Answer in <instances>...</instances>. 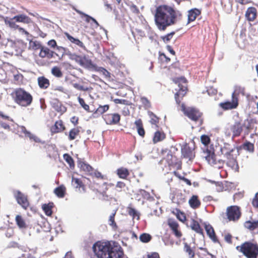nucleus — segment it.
I'll return each instance as SVG.
<instances>
[{"mask_svg": "<svg viewBox=\"0 0 258 258\" xmlns=\"http://www.w3.org/2000/svg\"><path fill=\"white\" fill-rule=\"evenodd\" d=\"M17 22H21L25 24H29L31 22V19L26 15L21 14L14 17Z\"/></svg>", "mask_w": 258, "mask_h": 258, "instance_id": "nucleus-39", "label": "nucleus"}, {"mask_svg": "<svg viewBox=\"0 0 258 258\" xmlns=\"http://www.w3.org/2000/svg\"><path fill=\"white\" fill-rule=\"evenodd\" d=\"M51 74L56 78H60L63 76L61 69L57 66L53 67L51 70Z\"/></svg>", "mask_w": 258, "mask_h": 258, "instance_id": "nucleus-45", "label": "nucleus"}, {"mask_svg": "<svg viewBox=\"0 0 258 258\" xmlns=\"http://www.w3.org/2000/svg\"><path fill=\"white\" fill-rule=\"evenodd\" d=\"M148 114L150 118V123L152 124L155 125L156 127H158V124L159 122L160 118L151 111H149L148 112Z\"/></svg>", "mask_w": 258, "mask_h": 258, "instance_id": "nucleus-41", "label": "nucleus"}, {"mask_svg": "<svg viewBox=\"0 0 258 258\" xmlns=\"http://www.w3.org/2000/svg\"><path fill=\"white\" fill-rule=\"evenodd\" d=\"M159 59L163 63H168L170 61V58L163 53L159 54Z\"/></svg>", "mask_w": 258, "mask_h": 258, "instance_id": "nucleus-57", "label": "nucleus"}, {"mask_svg": "<svg viewBox=\"0 0 258 258\" xmlns=\"http://www.w3.org/2000/svg\"><path fill=\"white\" fill-rule=\"evenodd\" d=\"M232 236L229 233H227L224 235V240L228 243H232Z\"/></svg>", "mask_w": 258, "mask_h": 258, "instance_id": "nucleus-63", "label": "nucleus"}, {"mask_svg": "<svg viewBox=\"0 0 258 258\" xmlns=\"http://www.w3.org/2000/svg\"><path fill=\"white\" fill-rule=\"evenodd\" d=\"M151 236L148 233H143L140 236V240L144 243H147L151 240Z\"/></svg>", "mask_w": 258, "mask_h": 258, "instance_id": "nucleus-54", "label": "nucleus"}, {"mask_svg": "<svg viewBox=\"0 0 258 258\" xmlns=\"http://www.w3.org/2000/svg\"><path fill=\"white\" fill-rule=\"evenodd\" d=\"M184 250L188 254L189 258H194L195 257V251L187 243H184Z\"/></svg>", "mask_w": 258, "mask_h": 258, "instance_id": "nucleus-50", "label": "nucleus"}, {"mask_svg": "<svg viewBox=\"0 0 258 258\" xmlns=\"http://www.w3.org/2000/svg\"><path fill=\"white\" fill-rule=\"evenodd\" d=\"M166 138V134L163 132L157 131L154 133L153 138V142L156 144L158 142H161Z\"/></svg>", "mask_w": 258, "mask_h": 258, "instance_id": "nucleus-32", "label": "nucleus"}, {"mask_svg": "<svg viewBox=\"0 0 258 258\" xmlns=\"http://www.w3.org/2000/svg\"><path fill=\"white\" fill-rule=\"evenodd\" d=\"M29 48L32 50H36L41 49L42 45L40 43L37 41L31 40L29 42Z\"/></svg>", "mask_w": 258, "mask_h": 258, "instance_id": "nucleus-52", "label": "nucleus"}, {"mask_svg": "<svg viewBox=\"0 0 258 258\" xmlns=\"http://www.w3.org/2000/svg\"><path fill=\"white\" fill-rule=\"evenodd\" d=\"M77 12L81 16L82 18H85V21L87 23H89L92 21V17L89 16L88 15L80 11H77Z\"/></svg>", "mask_w": 258, "mask_h": 258, "instance_id": "nucleus-58", "label": "nucleus"}, {"mask_svg": "<svg viewBox=\"0 0 258 258\" xmlns=\"http://www.w3.org/2000/svg\"><path fill=\"white\" fill-rule=\"evenodd\" d=\"M163 154L165 155L162 159V161H165L169 166L179 168L181 167V162L175 155H173L172 152L168 150L163 151Z\"/></svg>", "mask_w": 258, "mask_h": 258, "instance_id": "nucleus-11", "label": "nucleus"}, {"mask_svg": "<svg viewBox=\"0 0 258 258\" xmlns=\"http://www.w3.org/2000/svg\"><path fill=\"white\" fill-rule=\"evenodd\" d=\"M95 254L98 258H122L123 251L121 247L109 241L96 242L93 247Z\"/></svg>", "mask_w": 258, "mask_h": 258, "instance_id": "nucleus-2", "label": "nucleus"}, {"mask_svg": "<svg viewBox=\"0 0 258 258\" xmlns=\"http://www.w3.org/2000/svg\"><path fill=\"white\" fill-rule=\"evenodd\" d=\"M78 100L80 104L84 108V110H85L88 112H91L90 110L89 106L85 103L84 100L83 98H81L80 97H79L78 98Z\"/></svg>", "mask_w": 258, "mask_h": 258, "instance_id": "nucleus-55", "label": "nucleus"}, {"mask_svg": "<svg viewBox=\"0 0 258 258\" xmlns=\"http://www.w3.org/2000/svg\"><path fill=\"white\" fill-rule=\"evenodd\" d=\"M95 188L104 200L112 199L116 195V189L113 183L104 182L100 184L97 183Z\"/></svg>", "mask_w": 258, "mask_h": 258, "instance_id": "nucleus-6", "label": "nucleus"}, {"mask_svg": "<svg viewBox=\"0 0 258 258\" xmlns=\"http://www.w3.org/2000/svg\"><path fill=\"white\" fill-rule=\"evenodd\" d=\"M172 213L176 215V218L181 222H184L186 220L185 214L181 212L179 210L176 209L175 211H173Z\"/></svg>", "mask_w": 258, "mask_h": 258, "instance_id": "nucleus-48", "label": "nucleus"}, {"mask_svg": "<svg viewBox=\"0 0 258 258\" xmlns=\"http://www.w3.org/2000/svg\"><path fill=\"white\" fill-rule=\"evenodd\" d=\"M188 203L191 208L196 209L200 207L201 202L198 198V196L193 195L189 200Z\"/></svg>", "mask_w": 258, "mask_h": 258, "instance_id": "nucleus-31", "label": "nucleus"}, {"mask_svg": "<svg viewBox=\"0 0 258 258\" xmlns=\"http://www.w3.org/2000/svg\"><path fill=\"white\" fill-rule=\"evenodd\" d=\"M241 215V210L237 206H231L226 209V216L229 221H236L239 219Z\"/></svg>", "mask_w": 258, "mask_h": 258, "instance_id": "nucleus-12", "label": "nucleus"}, {"mask_svg": "<svg viewBox=\"0 0 258 258\" xmlns=\"http://www.w3.org/2000/svg\"><path fill=\"white\" fill-rule=\"evenodd\" d=\"M241 148L250 153L254 152V145L248 141H245L241 146Z\"/></svg>", "mask_w": 258, "mask_h": 258, "instance_id": "nucleus-37", "label": "nucleus"}, {"mask_svg": "<svg viewBox=\"0 0 258 258\" xmlns=\"http://www.w3.org/2000/svg\"><path fill=\"white\" fill-rule=\"evenodd\" d=\"M135 124L136 125L138 134L140 136L144 137L145 135V132L144 128L143 127V125L142 120L141 119H139L136 120Z\"/></svg>", "mask_w": 258, "mask_h": 258, "instance_id": "nucleus-40", "label": "nucleus"}, {"mask_svg": "<svg viewBox=\"0 0 258 258\" xmlns=\"http://www.w3.org/2000/svg\"><path fill=\"white\" fill-rule=\"evenodd\" d=\"M51 104L52 108L56 111L60 112L61 114L63 113L67 110L66 107L57 99L52 100L51 102Z\"/></svg>", "mask_w": 258, "mask_h": 258, "instance_id": "nucleus-22", "label": "nucleus"}, {"mask_svg": "<svg viewBox=\"0 0 258 258\" xmlns=\"http://www.w3.org/2000/svg\"><path fill=\"white\" fill-rule=\"evenodd\" d=\"M80 127H76L72 128L69 132L68 139L70 141L75 140L80 135Z\"/></svg>", "mask_w": 258, "mask_h": 258, "instance_id": "nucleus-33", "label": "nucleus"}, {"mask_svg": "<svg viewBox=\"0 0 258 258\" xmlns=\"http://www.w3.org/2000/svg\"><path fill=\"white\" fill-rule=\"evenodd\" d=\"M53 207V203H48L47 204H43L42 206V209L45 214L47 216H51L52 214V208Z\"/></svg>", "mask_w": 258, "mask_h": 258, "instance_id": "nucleus-47", "label": "nucleus"}, {"mask_svg": "<svg viewBox=\"0 0 258 258\" xmlns=\"http://www.w3.org/2000/svg\"><path fill=\"white\" fill-rule=\"evenodd\" d=\"M116 213V210L114 211V212L110 215L108 219V224L115 229L117 228V226L115 221V216Z\"/></svg>", "mask_w": 258, "mask_h": 258, "instance_id": "nucleus-49", "label": "nucleus"}, {"mask_svg": "<svg viewBox=\"0 0 258 258\" xmlns=\"http://www.w3.org/2000/svg\"><path fill=\"white\" fill-rule=\"evenodd\" d=\"M73 86L75 88L78 90L84 91H87L89 90V88L88 87H84L83 86H82L78 83H74L73 84Z\"/></svg>", "mask_w": 258, "mask_h": 258, "instance_id": "nucleus-60", "label": "nucleus"}, {"mask_svg": "<svg viewBox=\"0 0 258 258\" xmlns=\"http://www.w3.org/2000/svg\"><path fill=\"white\" fill-rule=\"evenodd\" d=\"M64 160L69 165L70 168L75 167V163L73 158L68 153L64 154L63 155Z\"/></svg>", "mask_w": 258, "mask_h": 258, "instance_id": "nucleus-51", "label": "nucleus"}, {"mask_svg": "<svg viewBox=\"0 0 258 258\" xmlns=\"http://www.w3.org/2000/svg\"><path fill=\"white\" fill-rule=\"evenodd\" d=\"M127 212L128 214L132 217L133 219H140V214L135 209L128 207L127 208Z\"/></svg>", "mask_w": 258, "mask_h": 258, "instance_id": "nucleus-44", "label": "nucleus"}, {"mask_svg": "<svg viewBox=\"0 0 258 258\" xmlns=\"http://www.w3.org/2000/svg\"><path fill=\"white\" fill-rule=\"evenodd\" d=\"M181 109L184 114L192 121L197 122L200 121L202 122L203 113L198 108L194 107H186L184 104L181 105Z\"/></svg>", "mask_w": 258, "mask_h": 258, "instance_id": "nucleus-8", "label": "nucleus"}, {"mask_svg": "<svg viewBox=\"0 0 258 258\" xmlns=\"http://www.w3.org/2000/svg\"><path fill=\"white\" fill-rule=\"evenodd\" d=\"M54 193L57 197L63 198L66 194V188L63 185H61L54 189Z\"/></svg>", "mask_w": 258, "mask_h": 258, "instance_id": "nucleus-38", "label": "nucleus"}, {"mask_svg": "<svg viewBox=\"0 0 258 258\" xmlns=\"http://www.w3.org/2000/svg\"><path fill=\"white\" fill-rule=\"evenodd\" d=\"M168 224L176 237L180 238L182 236V233L178 229L179 224L177 222L173 220H169L168 221Z\"/></svg>", "mask_w": 258, "mask_h": 258, "instance_id": "nucleus-21", "label": "nucleus"}, {"mask_svg": "<svg viewBox=\"0 0 258 258\" xmlns=\"http://www.w3.org/2000/svg\"><path fill=\"white\" fill-rule=\"evenodd\" d=\"M175 34V32H171L164 36H162L160 37L161 39L163 40V41L165 43H167L169 42L171 39L172 38L173 35Z\"/></svg>", "mask_w": 258, "mask_h": 258, "instance_id": "nucleus-53", "label": "nucleus"}, {"mask_svg": "<svg viewBox=\"0 0 258 258\" xmlns=\"http://www.w3.org/2000/svg\"><path fill=\"white\" fill-rule=\"evenodd\" d=\"M182 17V14L179 11L175 10L170 6L162 5L156 9L154 20L157 28L161 31H164L167 27L174 25Z\"/></svg>", "mask_w": 258, "mask_h": 258, "instance_id": "nucleus-1", "label": "nucleus"}, {"mask_svg": "<svg viewBox=\"0 0 258 258\" xmlns=\"http://www.w3.org/2000/svg\"><path fill=\"white\" fill-rule=\"evenodd\" d=\"M257 11L254 7L248 8L245 13V17L248 21H253L256 18Z\"/></svg>", "mask_w": 258, "mask_h": 258, "instance_id": "nucleus-27", "label": "nucleus"}, {"mask_svg": "<svg viewBox=\"0 0 258 258\" xmlns=\"http://www.w3.org/2000/svg\"><path fill=\"white\" fill-rule=\"evenodd\" d=\"M204 225L206 233L211 240L214 243H219V241L212 226L210 224H207L206 223H205Z\"/></svg>", "mask_w": 258, "mask_h": 258, "instance_id": "nucleus-17", "label": "nucleus"}, {"mask_svg": "<svg viewBox=\"0 0 258 258\" xmlns=\"http://www.w3.org/2000/svg\"><path fill=\"white\" fill-rule=\"evenodd\" d=\"M243 126L240 121H236L229 127L225 128V134L226 136L230 137L231 136L233 139L235 138L239 137L242 132Z\"/></svg>", "mask_w": 258, "mask_h": 258, "instance_id": "nucleus-10", "label": "nucleus"}, {"mask_svg": "<svg viewBox=\"0 0 258 258\" xmlns=\"http://www.w3.org/2000/svg\"><path fill=\"white\" fill-rule=\"evenodd\" d=\"M64 35L67 37L68 39L72 43L82 48L84 47L83 43L82 41H81L79 39L73 37L67 32L64 33Z\"/></svg>", "mask_w": 258, "mask_h": 258, "instance_id": "nucleus-42", "label": "nucleus"}, {"mask_svg": "<svg viewBox=\"0 0 258 258\" xmlns=\"http://www.w3.org/2000/svg\"><path fill=\"white\" fill-rule=\"evenodd\" d=\"M236 249L246 258L258 257V244L256 242L245 241L237 246Z\"/></svg>", "mask_w": 258, "mask_h": 258, "instance_id": "nucleus-5", "label": "nucleus"}, {"mask_svg": "<svg viewBox=\"0 0 258 258\" xmlns=\"http://www.w3.org/2000/svg\"><path fill=\"white\" fill-rule=\"evenodd\" d=\"M22 132L24 134L25 136L28 137L30 140L33 141L35 143H41V140L38 137L27 131L25 127H22Z\"/></svg>", "mask_w": 258, "mask_h": 258, "instance_id": "nucleus-34", "label": "nucleus"}, {"mask_svg": "<svg viewBox=\"0 0 258 258\" xmlns=\"http://www.w3.org/2000/svg\"><path fill=\"white\" fill-rule=\"evenodd\" d=\"M172 81L178 87L177 92L174 94V98L177 104L179 105L183 97L187 92V81L184 77H182L174 78Z\"/></svg>", "mask_w": 258, "mask_h": 258, "instance_id": "nucleus-7", "label": "nucleus"}, {"mask_svg": "<svg viewBox=\"0 0 258 258\" xmlns=\"http://www.w3.org/2000/svg\"><path fill=\"white\" fill-rule=\"evenodd\" d=\"M38 85L41 89H46L50 86L49 80L44 76L39 77L37 78Z\"/></svg>", "mask_w": 258, "mask_h": 258, "instance_id": "nucleus-29", "label": "nucleus"}, {"mask_svg": "<svg viewBox=\"0 0 258 258\" xmlns=\"http://www.w3.org/2000/svg\"><path fill=\"white\" fill-rule=\"evenodd\" d=\"M12 95L15 102L21 107H28L33 102V98L32 95L22 88L15 89L13 92Z\"/></svg>", "mask_w": 258, "mask_h": 258, "instance_id": "nucleus-3", "label": "nucleus"}, {"mask_svg": "<svg viewBox=\"0 0 258 258\" xmlns=\"http://www.w3.org/2000/svg\"><path fill=\"white\" fill-rule=\"evenodd\" d=\"M72 184L74 187L79 189L81 191H86V186L81 179L72 177Z\"/></svg>", "mask_w": 258, "mask_h": 258, "instance_id": "nucleus-24", "label": "nucleus"}, {"mask_svg": "<svg viewBox=\"0 0 258 258\" xmlns=\"http://www.w3.org/2000/svg\"><path fill=\"white\" fill-rule=\"evenodd\" d=\"M201 141L205 146H208L211 142L210 138L206 135H203L201 136Z\"/></svg>", "mask_w": 258, "mask_h": 258, "instance_id": "nucleus-56", "label": "nucleus"}, {"mask_svg": "<svg viewBox=\"0 0 258 258\" xmlns=\"http://www.w3.org/2000/svg\"><path fill=\"white\" fill-rule=\"evenodd\" d=\"M116 173L120 178L123 179H126L130 175L128 170L123 167L118 168L116 171Z\"/></svg>", "mask_w": 258, "mask_h": 258, "instance_id": "nucleus-30", "label": "nucleus"}, {"mask_svg": "<svg viewBox=\"0 0 258 258\" xmlns=\"http://www.w3.org/2000/svg\"><path fill=\"white\" fill-rule=\"evenodd\" d=\"M16 199L18 203L22 207L26 210L30 206V204L28 201L27 197L21 192L17 191L15 195Z\"/></svg>", "mask_w": 258, "mask_h": 258, "instance_id": "nucleus-15", "label": "nucleus"}, {"mask_svg": "<svg viewBox=\"0 0 258 258\" xmlns=\"http://www.w3.org/2000/svg\"><path fill=\"white\" fill-rule=\"evenodd\" d=\"M141 101L145 108H149L151 107V104L150 101L146 97H141Z\"/></svg>", "mask_w": 258, "mask_h": 258, "instance_id": "nucleus-59", "label": "nucleus"}, {"mask_svg": "<svg viewBox=\"0 0 258 258\" xmlns=\"http://www.w3.org/2000/svg\"><path fill=\"white\" fill-rule=\"evenodd\" d=\"M93 175H94L95 177L98 179H104V176L100 172L97 170H94L93 169Z\"/></svg>", "mask_w": 258, "mask_h": 258, "instance_id": "nucleus-61", "label": "nucleus"}, {"mask_svg": "<svg viewBox=\"0 0 258 258\" xmlns=\"http://www.w3.org/2000/svg\"><path fill=\"white\" fill-rule=\"evenodd\" d=\"M182 155L185 158H187L189 160L192 159L195 156V153L194 149L190 147L188 144H185L181 148Z\"/></svg>", "mask_w": 258, "mask_h": 258, "instance_id": "nucleus-19", "label": "nucleus"}, {"mask_svg": "<svg viewBox=\"0 0 258 258\" xmlns=\"http://www.w3.org/2000/svg\"><path fill=\"white\" fill-rule=\"evenodd\" d=\"M238 105V98L235 93H233L232 95V101L231 102L226 101L219 104L220 107L225 110L236 108Z\"/></svg>", "mask_w": 258, "mask_h": 258, "instance_id": "nucleus-14", "label": "nucleus"}, {"mask_svg": "<svg viewBox=\"0 0 258 258\" xmlns=\"http://www.w3.org/2000/svg\"><path fill=\"white\" fill-rule=\"evenodd\" d=\"M221 154L225 158V163L230 167L234 171L237 172L239 170V166L236 160L237 156L234 154L235 152L234 148L230 147L228 144H224V146L221 148Z\"/></svg>", "mask_w": 258, "mask_h": 258, "instance_id": "nucleus-4", "label": "nucleus"}, {"mask_svg": "<svg viewBox=\"0 0 258 258\" xmlns=\"http://www.w3.org/2000/svg\"><path fill=\"white\" fill-rule=\"evenodd\" d=\"M54 51L51 50L47 47L42 46L40 50L39 55L41 58L50 59L54 56Z\"/></svg>", "mask_w": 258, "mask_h": 258, "instance_id": "nucleus-23", "label": "nucleus"}, {"mask_svg": "<svg viewBox=\"0 0 258 258\" xmlns=\"http://www.w3.org/2000/svg\"><path fill=\"white\" fill-rule=\"evenodd\" d=\"M16 22H17L15 21V19H14V17L10 18L9 20H5V23L10 28L14 29H18L20 32H22V33L25 34L26 35L28 36L29 35V33L25 30L24 28L20 27Z\"/></svg>", "mask_w": 258, "mask_h": 258, "instance_id": "nucleus-20", "label": "nucleus"}, {"mask_svg": "<svg viewBox=\"0 0 258 258\" xmlns=\"http://www.w3.org/2000/svg\"><path fill=\"white\" fill-rule=\"evenodd\" d=\"M65 125L62 120H56L54 125L50 128V131L52 135L62 133L66 130Z\"/></svg>", "mask_w": 258, "mask_h": 258, "instance_id": "nucleus-16", "label": "nucleus"}, {"mask_svg": "<svg viewBox=\"0 0 258 258\" xmlns=\"http://www.w3.org/2000/svg\"><path fill=\"white\" fill-rule=\"evenodd\" d=\"M15 221L17 225L20 229H26L27 228L26 222L24 218L21 215H16Z\"/></svg>", "mask_w": 258, "mask_h": 258, "instance_id": "nucleus-35", "label": "nucleus"}, {"mask_svg": "<svg viewBox=\"0 0 258 258\" xmlns=\"http://www.w3.org/2000/svg\"><path fill=\"white\" fill-rule=\"evenodd\" d=\"M95 71L101 74L106 79L108 80L111 79V74L105 68L97 67H95Z\"/></svg>", "mask_w": 258, "mask_h": 258, "instance_id": "nucleus-43", "label": "nucleus"}, {"mask_svg": "<svg viewBox=\"0 0 258 258\" xmlns=\"http://www.w3.org/2000/svg\"><path fill=\"white\" fill-rule=\"evenodd\" d=\"M206 154L205 158L209 164L216 168L219 169L223 168L225 164V160L218 158L214 152L209 149H207Z\"/></svg>", "mask_w": 258, "mask_h": 258, "instance_id": "nucleus-9", "label": "nucleus"}, {"mask_svg": "<svg viewBox=\"0 0 258 258\" xmlns=\"http://www.w3.org/2000/svg\"><path fill=\"white\" fill-rule=\"evenodd\" d=\"M243 196H244V194L243 192H238L234 195L233 199L234 201L238 200L242 198L243 197Z\"/></svg>", "mask_w": 258, "mask_h": 258, "instance_id": "nucleus-64", "label": "nucleus"}, {"mask_svg": "<svg viewBox=\"0 0 258 258\" xmlns=\"http://www.w3.org/2000/svg\"><path fill=\"white\" fill-rule=\"evenodd\" d=\"M105 123L110 125H118L119 124L121 116L117 113H106L102 116Z\"/></svg>", "mask_w": 258, "mask_h": 258, "instance_id": "nucleus-13", "label": "nucleus"}, {"mask_svg": "<svg viewBox=\"0 0 258 258\" xmlns=\"http://www.w3.org/2000/svg\"><path fill=\"white\" fill-rule=\"evenodd\" d=\"M252 205L254 208L258 209V192L255 194L253 198L252 201Z\"/></svg>", "mask_w": 258, "mask_h": 258, "instance_id": "nucleus-62", "label": "nucleus"}, {"mask_svg": "<svg viewBox=\"0 0 258 258\" xmlns=\"http://www.w3.org/2000/svg\"><path fill=\"white\" fill-rule=\"evenodd\" d=\"M109 108L110 105L108 104L103 105H99L96 110L95 113L98 114L99 115H103L104 113L106 112Z\"/></svg>", "mask_w": 258, "mask_h": 258, "instance_id": "nucleus-46", "label": "nucleus"}, {"mask_svg": "<svg viewBox=\"0 0 258 258\" xmlns=\"http://www.w3.org/2000/svg\"><path fill=\"white\" fill-rule=\"evenodd\" d=\"M70 58L75 60L82 66H90L92 64L90 59H87L86 56H82L76 54H71Z\"/></svg>", "mask_w": 258, "mask_h": 258, "instance_id": "nucleus-18", "label": "nucleus"}, {"mask_svg": "<svg viewBox=\"0 0 258 258\" xmlns=\"http://www.w3.org/2000/svg\"><path fill=\"white\" fill-rule=\"evenodd\" d=\"M244 226L245 228L250 231L257 230L258 232V220L254 221H247L244 223Z\"/></svg>", "mask_w": 258, "mask_h": 258, "instance_id": "nucleus-36", "label": "nucleus"}, {"mask_svg": "<svg viewBox=\"0 0 258 258\" xmlns=\"http://www.w3.org/2000/svg\"><path fill=\"white\" fill-rule=\"evenodd\" d=\"M78 167L81 171L88 175L93 176V168L89 164L84 161H80L78 163Z\"/></svg>", "mask_w": 258, "mask_h": 258, "instance_id": "nucleus-25", "label": "nucleus"}, {"mask_svg": "<svg viewBox=\"0 0 258 258\" xmlns=\"http://www.w3.org/2000/svg\"><path fill=\"white\" fill-rule=\"evenodd\" d=\"M191 229L197 233L204 235V231L203 228L200 226L199 223L197 220L192 219L190 225Z\"/></svg>", "mask_w": 258, "mask_h": 258, "instance_id": "nucleus-28", "label": "nucleus"}, {"mask_svg": "<svg viewBox=\"0 0 258 258\" xmlns=\"http://www.w3.org/2000/svg\"><path fill=\"white\" fill-rule=\"evenodd\" d=\"M201 14V11L197 8H194L189 10L188 11V20L187 24L195 21L197 17Z\"/></svg>", "mask_w": 258, "mask_h": 258, "instance_id": "nucleus-26", "label": "nucleus"}]
</instances>
